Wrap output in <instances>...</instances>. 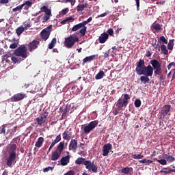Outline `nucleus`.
I'll return each instance as SVG.
<instances>
[{
    "instance_id": "1",
    "label": "nucleus",
    "mask_w": 175,
    "mask_h": 175,
    "mask_svg": "<svg viewBox=\"0 0 175 175\" xmlns=\"http://www.w3.org/2000/svg\"><path fill=\"white\" fill-rule=\"evenodd\" d=\"M135 70L137 72V75L142 76H152L154 74V68L151 65H148L146 66L144 64V59H140L136 66Z\"/></svg>"
},
{
    "instance_id": "2",
    "label": "nucleus",
    "mask_w": 175,
    "mask_h": 175,
    "mask_svg": "<svg viewBox=\"0 0 175 175\" xmlns=\"http://www.w3.org/2000/svg\"><path fill=\"white\" fill-rule=\"evenodd\" d=\"M129 99H131V98L128 94H124L123 97L122 96L118 99L117 103H116V108L112 111L113 116H118V114H120V113L126 107L128 103H129Z\"/></svg>"
},
{
    "instance_id": "3",
    "label": "nucleus",
    "mask_w": 175,
    "mask_h": 175,
    "mask_svg": "<svg viewBox=\"0 0 175 175\" xmlns=\"http://www.w3.org/2000/svg\"><path fill=\"white\" fill-rule=\"evenodd\" d=\"M76 165H84L85 169H88V172H92L93 173H98V165L94 164L90 160H85V158L79 157L75 161Z\"/></svg>"
},
{
    "instance_id": "4",
    "label": "nucleus",
    "mask_w": 175,
    "mask_h": 175,
    "mask_svg": "<svg viewBox=\"0 0 175 175\" xmlns=\"http://www.w3.org/2000/svg\"><path fill=\"white\" fill-rule=\"evenodd\" d=\"M76 42H79V37L76 35H72L65 38L64 44L67 49H72Z\"/></svg>"
},
{
    "instance_id": "5",
    "label": "nucleus",
    "mask_w": 175,
    "mask_h": 175,
    "mask_svg": "<svg viewBox=\"0 0 175 175\" xmlns=\"http://www.w3.org/2000/svg\"><path fill=\"white\" fill-rule=\"evenodd\" d=\"M27 51H28V50L27 49L25 44H22L14 51V54L16 57H21L22 58L25 59L28 57Z\"/></svg>"
},
{
    "instance_id": "6",
    "label": "nucleus",
    "mask_w": 175,
    "mask_h": 175,
    "mask_svg": "<svg viewBox=\"0 0 175 175\" xmlns=\"http://www.w3.org/2000/svg\"><path fill=\"white\" fill-rule=\"evenodd\" d=\"M16 155L14 153L8 154V155L5 158V163L8 167H12L16 165V162H17Z\"/></svg>"
},
{
    "instance_id": "7",
    "label": "nucleus",
    "mask_w": 175,
    "mask_h": 175,
    "mask_svg": "<svg viewBox=\"0 0 175 175\" xmlns=\"http://www.w3.org/2000/svg\"><path fill=\"white\" fill-rule=\"evenodd\" d=\"M98 126V120H94L90 122L88 125L84 126L83 127V131L84 133H86L88 135L91 131H93V129H95Z\"/></svg>"
},
{
    "instance_id": "8",
    "label": "nucleus",
    "mask_w": 175,
    "mask_h": 175,
    "mask_svg": "<svg viewBox=\"0 0 175 175\" xmlns=\"http://www.w3.org/2000/svg\"><path fill=\"white\" fill-rule=\"evenodd\" d=\"M51 28H53V25H51L41 31L40 36L42 40L46 41L47 39H49V38H50V34L51 33Z\"/></svg>"
},
{
    "instance_id": "9",
    "label": "nucleus",
    "mask_w": 175,
    "mask_h": 175,
    "mask_svg": "<svg viewBox=\"0 0 175 175\" xmlns=\"http://www.w3.org/2000/svg\"><path fill=\"white\" fill-rule=\"evenodd\" d=\"M170 109H172V105H165L161 109V112L160 116L161 118H165L166 116H170Z\"/></svg>"
},
{
    "instance_id": "10",
    "label": "nucleus",
    "mask_w": 175,
    "mask_h": 175,
    "mask_svg": "<svg viewBox=\"0 0 175 175\" xmlns=\"http://www.w3.org/2000/svg\"><path fill=\"white\" fill-rule=\"evenodd\" d=\"M24 98H27V94L24 93H18L12 96L10 100L11 102H20V100H23Z\"/></svg>"
},
{
    "instance_id": "11",
    "label": "nucleus",
    "mask_w": 175,
    "mask_h": 175,
    "mask_svg": "<svg viewBox=\"0 0 175 175\" xmlns=\"http://www.w3.org/2000/svg\"><path fill=\"white\" fill-rule=\"evenodd\" d=\"M39 44H40V42L33 40L32 42L28 44L27 47L29 49V51L32 53L33 50H36V49L39 46Z\"/></svg>"
},
{
    "instance_id": "12",
    "label": "nucleus",
    "mask_w": 175,
    "mask_h": 175,
    "mask_svg": "<svg viewBox=\"0 0 175 175\" xmlns=\"http://www.w3.org/2000/svg\"><path fill=\"white\" fill-rule=\"evenodd\" d=\"M113 148V146L111 144L108 143L107 144H105L103 148V157H107L109 155V152H110V150Z\"/></svg>"
},
{
    "instance_id": "13",
    "label": "nucleus",
    "mask_w": 175,
    "mask_h": 175,
    "mask_svg": "<svg viewBox=\"0 0 175 175\" xmlns=\"http://www.w3.org/2000/svg\"><path fill=\"white\" fill-rule=\"evenodd\" d=\"M81 25L82 28L79 30V33H81V36H85L87 32V24H88V21H84L80 23Z\"/></svg>"
},
{
    "instance_id": "14",
    "label": "nucleus",
    "mask_w": 175,
    "mask_h": 175,
    "mask_svg": "<svg viewBox=\"0 0 175 175\" xmlns=\"http://www.w3.org/2000/svg\"><path fill=\"white\" fill-rule=\"evenodd\" d=\"M107 39H109V34H107V33L106 32H104L101 33L100 36H99L98 42L101 44L106 43Z\"/></svg>"
},
{
    "instance_id": "15",
    "label": "nucleus",
    "mask_w": 175,
    "mask_h": 175,
    "mask_svg": "<svg viewBox=\"0 0 175 175\" xmlns=\"http://www.w3.org/2000/svg\"><path fill=\"white\" fill-rule=\"evenodd\" d=\"M69 150L76 152V150H77V141L76 139H71L69 144Z\"/></svg>"
},
{
    "instance_id": "16",
    "label": "nucleus",
    "mask_w": 175,
    "mask_h": 175,
    "mask_svg": "<svg viewBox=\"0 0 175 175\" xmlns=\"http://www.w3.org/2000/svg\"><path fill=\"white\" fill-rule=\"evenodd\" d=\"M46 118H47V114L41 116L40 118H37L36 119V122H38V125H39V126H42V125H43V124L46 122Z\"/></svg>"
},
{
    "instance_id": "17",
    "label": "nucleus",
    "mask_w": 175,
    "mask_h": 175,
    "mask_svg": "<svg viewBox=\"0 0 175 175\" xmlns=\"http://www.w3.org/2000/svg\"><path fill=\"white\" fill-rule=\"evenodd\" d=\"M59 142H61V134H59L56 138L52 142L48 151L49 152H50V151H51V148H53V147H54L57 143H59Z\"/></svg>"
},
{
    "instance_id": "18",
    "label": "nucleus",
    "mask_w": 175,
    "mask_h": 175,
    "mask_svg": "<svg viewBox=\"0 0 175 175\" xmlns=\"http://www.w3.org/2000/svg\"><path fill=\"white\" fill-rule=\"evenodd\" d=\"M69 162H70V156L69 155L62 157L60 160V163L62 166H66Z\"/></svg>"
},
{
    "instance_id": "19",
    "label": "nucleus",
    "mask_w": 175,
    "mask_h": 175,
    "mask_svg": "<svg viewBox=\"0 0 175 175\" xmlns=\"http://www.w3.org/2000/svg\"><path fill=\"white\" fill-rule=\"evenodd\" d=\"M64 140H70L72 139V132L69 131H64L62 133Z\"/></svg>"
},
{
    "instance_id": "20",
    "label": "nucleus",
    "mask_w": 175,
    "mask_h": 175,
    "mask_svg": "<svg viewBox=\"0 0 175 175\" xmlns=\"http://www.w3.org/2000/svg\"><path fill=\"white\" fill-rule=\"evenodd\" d=\"M150 64L152 65L153 70L161 67V63H159L158 60L155 59L150 61Z\"/></svg>"
},
{
    "instance_id": "21",
    "label": "nucleus",
    "mask_w": 175,
    "mask_h": 175,
    "mask_svg": "<svg viewBox=\"0 0 175 175\" xmlns=\"http://www.w3.org/2000/svg\"><path fill=\"white\" fill-rule=\"evenodd\" d=\"M59 157H61V153L55 150V152H52L51 159V161H57V159H59Z\"/></svg>"
},
{
    "instance_id": "22",
    "label": "nucleus",
    "mask_w": 175,
    "mask_h": 175,
    "mask_svg": "<svg viewBox=\"0 0 175 175\" xmlns=\"http://www.w3.org/2000/svg\"><path fill=\"white\" fill-rule=\"evenodd\" d=\"M96 57H98V55H92L90 56H88V57H85L83 59V64H87V62H91V61H94V59H95Z\"/></svg>"
},
{
    "instance_id": "23",
    "label": "nucleus",
    "mask_w": 175,
    "mask_h": 175,
    "mask_svg": "<svg viewBox=\"0 0 175 175\" xmlns=\"http://www.w3.org/2000/svg\"><path fill=\"white\" fill-rule=\"evenodd\" d=\"M16 150H17V145L15 144H12L8 150V154H14V155H17Z\"/></svg>"
},
{
    "instance_id": "24",
    "label": "nucleus",
    "mask_w": 175,
    "mask_h": 175,
    "mask_svg": "<svg viewBox=\"0 0 175 175\" xmlns=\"http://www.w3.org/2000/svg\"><path fill=\"white\" fill-rule=\"evenodd\" d=\"M43 143H44V138H43V137H40L36 142L35 146L38 148H40V147L43 146Z\"/></svg>"
},
{
    "instance_id": "25",
    "label": "nucleus",
    "mask_w": 175,
    "mask_h": 175,
    "mask_svg": "<svg viewBox=\"0 0 175 175\" xmlns=\"http://www.w3.org/2000/svg\"><path fill=\"white\" fill-rule=\"evenodd\" d=\"M64 146H65V142H61L58 145H57V152L62 154V151H64Z\"/></svg>"
},
{
    "instance_id": "26",
    "label": "nucleus",
    "mask_w": 175,
    "mask_h": 175,
    "mask_svg": "<svg viewBox=\"0 0 175 175\" xmlns=\"http://www.w3.org/2000/svg\"><path fill=\"white\" fill-rule=\"evenodd\" d=\"M33 4V2L32 0H31V1H26L22 5H23V7L25 6V8H24L25 10H28V9H29V8H31Z\"/></svg>"
},
{
    "instance_id": "27",
    "label": "nucleus",
    "mask_w": 175,
    "mask_h": 175,
    "mask_svg": "<svg viewBox=\"0 0 175 175\" xmlns=\"http://www.w3.org/2000/svg\"><path fill=\"white\" fill-rule=\"evenodd\" d=\"M150 76H147V75H143L140 77V81H142V83H143V84H147V83H150Z\"/></svg>"
},
{
    "instance_id": "28",
    "label": "nucleus",
    "mask_w": 175,
    "mask_h": 175,
    "mask_svg": "<svg viewBox=\"0 0 175 175\" xmlns=\"http://www.w3.org/2000/svg\"><path fill=\"white\" fill-rule=\"evenodd\" d=\"M88 7V3L79 4L77 6V12H78V13H79V12H83V10H84V9Z\"/></svg>"
},
{
    "instance_id": "29",
    "label": "nucleus",
    "mask_w": 175,
    "mask_h": 175,
    "mask_svg": "<svg viewBox=\"0 0 175 175\" xmlns=\"http://www.w3.org/2000/svg\"><path fill=\"white\" fill-rule=\"evenodd\" d=\"M2 61H5L7 64H10V61H12V55H4L2 56Z\"/></svg>"
},
{
    "instance_id": "30",
    "label": "nucleus",
    "mask_w": 175,
    "mask_h": 175,
    "mask_svg": "<svg viewBox=\"0 0 175 175\" xmlns=\"http://www.w3.org/2000/svg\"><path fill=\"white\" fill-rule=\"evenodd\" d=\"M164 157H165V159L167 160V162H169L170 163H172L174 162V161H175V158L173 156H170L167 154H165Z\"/></svg>"
},
{
    "instance_id": "31",
    "label": "nucleus",
    "mask_w": 175,
    "mask_h": 175,
    "mask_svg": "<svg viewBox=\"0 0 175 175\" xmlns=\"http://www.w3.org/2000/svg\"><path fill=\"white\" fill-rule=\"evenodd\" d=\"M105 77V72L103 70H100L96 76L95 79L96 80H100V79H103Z\"/></svg>"
},
{
    "instance_id": "32",
    "label": "nucleus",
    "mask_w": 175,
    "mask_h": 175,
    "mask_svg": "<svg viewBox=\"0 0 175 175\" xmlns=\"http://www.w3.org/2000/svg\"><path fill=\"white\" fill-rule=\"evenodd\" d=\"M161 50L163 54H164V55H167V54H169V51H167V49H166V45L165 44L161 45Z\"/></svg>"
},
{
    "instance_id": "33",
    "label": "nucleus",
    "mask_w": 175,
    "mask_h": 175,
    "mask_svg": "<svg viewBox=\"0 0 175 175\" xmlns=\"http://www.w3.org/2000/svg\"><path fill=\"white\" fill-rule=\"evenodd\" d=\"M154 75H157V76H161L162 75V68L161 67H159L157 68L153 69Z\"/></svg>"
},
{
    "instance_id": "34",
    "label": "nucleus",
    "mask_w": 175,
    "mask_h": 175,
    "mask_svg": "<svg viewBox=\"0 0 175 175\" xmlns=\"http://www.w3.org/2000/svg\"><path fill=\"white\" fill-rule=\"evenodd\" d=\"M174 40H170L167 44V49L168 50H173V47L174 46Z\"/></svg>"
},
{
    "instance_id": "35",
    "label": "nucleus",
    "mask_w": 175,
    "mask_h": 175,
    "mask_svg": "<svg viewBox=\"0 0 175 175\" xmlns=\"http://www.w3.org/2000/svg\"><path fill=\"white\" fill-rule=\"evenodd\" d=\"M72 20L73 21V17H72V16L66 18V19H64L62 22H60V24L64 25L67 24L68 23L70 22V21H72Z\"/></svg>"
},
{
    "instance_id": "36",
    "label": "nucleus",
    "mask_w": 175,
    "mask_h": 175,
    "mask_svg": "<svg viewBox=\"0 0 175 175\" xmlns=\"http://www.w3.org/2000/svg\"><path fill=\"white\" fill-rule=\"evenodd\" d=\"M23 32H24V27L23 26L19 27L16 29V33H17L18 36H20Z\"/></svg>"
},
{
    "instance_id": "37",
    "label": "nucleus",
    "mask_w": 175,
    "mask_h": 175,
    "mask_svg": "<svg viewBox=\"0 0 175 175\" xmlns=\"http://www.w3.org/2000/svg\"><path fill=\"white\" fill-rule=\"evenodd\" d=\"M82 29L83 27L81 26V25L80 23L75 25L72 28V32H76V31H79V29Z\"/></svg>"
},
{
    "instance_id": "38",
    "label": "nucleus",
    "mask_w": 175,
    "mask_h": 175,
    "mask_svg": "<svg viewBox=\"0 0 175 175\" xmlns=\"http://www.w3.org/2000/svg\"><path fill=\"white\" fill-rule=\"evenodd\" d=\"M23 8H24V5L21 4V5H18L16 8H13L12 12H14V13L16 12H21V10H23Z\"/></svg>"
},
{
    "instance_id": "39",
    "label": "nucleus",
    "mask_w": 175,
    "mask_h": 175,
    "mask_svg": "<svg viewBox=\"0 0 175 175\" xmlns=\"http://www.w3.org/2000/svg\"><path fill=\"white\" fill-rule=\"evenodd\" d=\"M158 42L159 43H161V42H162V43H163L164 44H167V40H166V38L163 36L159 38Z\"/></svg>"
},
{
    "instance_id": "40",
    "label": "nucleus",
    "mask_w": 175,
    "mask_h": 175,
    "mask_svg": "<svg viewBox=\"0 0 175 175\" xmlns=\"http://www.w3.org/2000/svg\"><path fill=\"white\" fill-rule=\"evenodd\" d=\"M152 27L153 29H155V31H161V29H162V27L159 23L155 24Z\"/></svg>"
},
{
    "instance_id": "41",
    "label": "nucleus",
    "mask_w": 175,
    "mask_h": 175,
    "mask_svg": "<svg viewBox=\"0 0 175 175\" xmlns=\"http://www.w3.org/2000/svg\"><path fill=\"white\" fill-rule=\"evenodd\" d=\"M122 173H124V174H128V173H129V172H131V168L126 167L124 168H122L121 170Z\"/></svg>"
},
{
    "instance_id": "42",
    "label": "nucleus",
    "mask_w": 175,
    "mask_h": 175,
    "mask_svg": "<svg viewBox=\"0 0 175 175\" xmlns=\"http://www.w3.org/2000/svg\"><path fill=\"white\" fill-rule=\"evenodd\" d=\"M134 105L135 107H140V106H142V100H140V99H136Z\"/></svg>"
},
{
    "instance_id": "43",
    "label": "nucleus",
    "mask_w": 175,
    "mask_h": 175,
    "mask_svg": "<svg viewBox=\"0 0 175 175\" xmlns=\"http://www.w3.org/2000/svg\"><path fill=\"white\" fill-rule=\"evenodd\" d=\"M11 61H12L14 64H16V62H21V59H18V58L14 56H11Z\"/></svg>"
},
{
    "instance_id": "44",
    "label": "nucleus",
    "mask_w": 175,
    "mask_h": 175,
    "mask_svg": "<svg viewBox=\"0 0 175 175\" xmlns=\"http://www.w3.org/2000/svg\"><path fill=\"white\" fill-rule=\"evenodd\" d=\"M64 3H70L71 6H75V3H76V0H64Z\"/></svg>"
},
{
    "instance_id": "45",
    "label": "nucleus",
    "mask_w": 175,
    "mask_h": 175,
    "mask_svg": "<svg viewBox=\"0 0 175 175\" xmlns=\"http://www.w3.org/2000/svg\"><path fill=\"white\" fill-rule=\"evenodd\" d=\"M0 133H3V135H5V133H6V126L2 125L0 127Z\"/></svg>"
},
{
    "instance_id": "46",
    "label": "nucleus",
    "mask_w": 175,
    "mask_h": 175,
    "mask_svg": "<svg viewBox=\"0 0 175 175\" xmlns=\"http://www.w3.org/2000/svg\"><path fill=\"white\" fill-rule=\"evenodd\" d=\"M18 46V43L14 42L10 45V49H17Z\"/></svg>"
},
{
    "instance_id": "47",
    "label": "nucleus",
    "mask_w": 175,
    "mask_h": 175,
    "mask_svg": "<svg viewBox=\"0 0 175 175\" xmlns=\"http://www.w3.org/2000/svg\"><path fill=\"white\" fill-rule=\"evenodd\" d=\"M157 162H159V163H161V165H167V161L165 159L157 160Z\"/></svg>"
},
{
    "instance_id": "48",
    "label": "nucleus",
    "mask_w": 175,
    "mask_h": 175,
    "mask_svg": "<svg viewBox=\"0 0 175 175\" xmlns=\"http://www.w3.org/2000/svg\"><path fill=\"white\" fill-rule=\"evenodd\" d=\"M143 155L142 154H134L133 156V158H134V159H142V158H143Z\"/></svg>"
},
{
    "instance_id": "49",
    "label": "nucleus",
    "mask_w": 175,
    "mask_h": 175,
    "mask_svg": "<svg viewBox=\"0 0 175 175\" xmlns=\"http://www.w3.org/2000/svg\"><path fill=\"white\" fill-rule=\"evenodd\" d=\"M107 32L108 36H113L114 35V31L111 28L109 29Z\"/></svg>"
},
{
    "instance_id": "50",
    "label": "nucleus",
    "mask_w": 175,
    "mask_h": 175,
    "mask_svg": "<svg viewBox=\"0 0 175 175\" xmlns=\"http://www.w3.org/2000/svg\"><path fill=\"white\" fill-rule=\"evenodd\" d=\"M69 12V8H64L62 10V14L65 16Z\"/></svg>"
},
{
    "instance_id": "51",
    "label": "nucleus",
    "mask_w": 175,
    "mask_h": 175,
    "mask_svg": "<svg viewBox=\"0 0 175 175\" xmlns=\"http://www.w3.org/2000/svg\"><path fill=\"white\" fill-rule=\"evenodd\" d=\"M172 66L175 67V62H171L167 65L168 70H170V69H172Z\"/></svg>"
},
{
    "instance_id": "52",
    "label": "nucleus",
    "mask_w": 175,
    "mask_h": 175,
    "mask_svg": "<svg viewBox=\"0 0 175 175\" xmlns=\"http://www.w3.org/2000/svg\"><path fill=\"white\" fill-rule=\"evenodd\" d=\"M68 111H69V107L66 106L65 109L62 111L63 116H65Z\"/></svg>"
},
{
    "instance_id": "53",
    "label": "nucleus",
    "mask_w": 175,
    "mask_h": 175,
    "mask_svg": "<svg viewBox=\"0 0 175 175\" xmlns=\"http://www.w3.org/2000/svg\"><path fill=\"white\" fill-rule=\"evenodd\" d=\"M161 172H163L165 174H168V173H172V171H170V170H167V168H163Z\"/></svg>"
},
{
    "instance_id": "54",
    "label": "nucleus",
    "mask_w": 175,
    "mask_h": 175,
    "mask_svg": "<svg viewBox=\"0 0 175 175\" xmlns=\"http://www.w3.org/2000/svg\"><path fill=\"white\" fill-rule=\"evenodd\" d=\"M109 57H110V51H107L104 53V58H109Z\"/></svg>"
},
{
    "instance_id": "55",
    "label": "nucleus",
    "mask_w": 175,
    "mask_h": 175,
    "mask_svg": "<svg viewBox=\"0 0 175 175\" xmlns=\"http://www.w3.org/2000/svg\"><path fill=\"white\" fill-rule=\"evenodd\" d=\"M50 16H51V15H45V16L43 17L44 21H49V20H50Z\"/></svg>"
},
{
    "instance_id": "56",
    "label": "nucleus",
    "mask_w": 175,
    "mask_h": 175,
    "mask_svg": "<svg viewBox=\"0 0 175 175\" xmlns=\"http://www.w3.org/2000/svg\"><path fill=\"white\" fill-rule=\"evenodd\" d=\"M64 175H75V171L70 170L68 172H66Z\"/></svg>"
},
{
    "instance_id": "57",
    "label": "nucleus",
    "mask_w": 175,
    "mask_h": 175,
    "mask_svg": "<svg viewBox=\"0 0 175 175\" xmlns=\"http://www.w3.org/2000/svg\"><path fill=\"white\" fill-rule=\"evenodd\" d=\"M45 14L46 16H51V10L48 8L45 12Z\"/></svg>"
},
{
    "instance_id": "58",
    "label": "nucleus",
    "mask_w": 175,
    "mask_h": 175,
    "mask_svg": "<svg viewBox=\"0 0 175 175\" xmlns=\"http://www.w3.org/2000/svg\"><path fill=\"white\" fill-rule=\"evenodd\" d=\"M18 142H20V138H18V137L14 138L12 141V143H18Z\"/></svg>"
},
{
    "instance_id": "59",
    "label": "nucleus",
    "mask_w": 175,
    "mask_h": 175,
    "mask_svg": "<svg viewBox=\"0 0 175 175\" xmlns=\"http://www.w3.org/2000/svg\"><path fill=\"white\" fill-rule=\"evenodd\" d=\"M136 1V5H137V10H139V8H140V0H135Z\"/></svg>"
},
{
    "instance_id": "60",
    "label": "nucleus",
    "mask_w": 175,
    "mask_h": 175,
    "mask_svg": "<svg viewBox=\"0 0 175 175\" xmlns=\"http://www.w3.org/2000/svg\"><path fill=\"white\" fill-rule=\"evenodd\" d=\"M47 7L46 5H44L42 8H41V12H43L45 13V12L48 10Z\"/></svg>"
},
{
    "instance_id": "61",
    "label": "nucleus",
    "mask_w": 175,
    "mask_h": 175,
    "mask_svg": "<svg viewBox=\"0 0 175 175\" xmlns=\"http://www.w3.org/2000/svg\"><path fill=\"white\" fill-rule=\"evenodd\" d=\"M55 43H57V38H53L51 44H53L54 46H55Z\"/></svg>"
},
{
    "instance_id": "62",
    "label": "nucleus",
    "mask_w": 175,
    "mask_h": 175,
    "mask_svg": "<svg viewBox=\"0 0 175 175\" xmlns=\"http://www.w3.org/2000/svg\"><path fill=\"white\" fill-rule=\"evenodd\" d=\"M49 170H53V167H48L44 169V172H49Z\"/></svg>"
},
{
    "instance_id": "63",
    "label": "nucleus",
    "mask_w": 175,
    "mask_h": 175,
    "mask_svg": "<svg viewBox=\"0 0 175 175\" xmlns=\"http://www.w3.org/2000/svg\"><path fill=\"white\" fill-rule=\"evenodd\" d=\"M0 3H9V0H0Z\"/></svg>"
},
{
    "instance_id": "64",
    "label": "nucleus",
    "mask_w": 175,
    "mask_h": 175,
    "mask_svg": "<svg viewBox=\"0 0 175 175\" xmlns=\"http://www.w3.org/2000/svg\"><path fill=\"white\" fill-rule=\"evenodd\" d=\"M173 75H172V80H174L175 79V68L173 69Z\"/></svg>"
}]
</instances>
